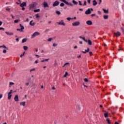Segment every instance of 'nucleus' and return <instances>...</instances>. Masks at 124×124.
<instances>
[{
  "instance_id": "dca6fc26",
  "label": "nucleus",
  "mask_w": 124,
  "mask_h": 124,
  "mask_svg": "<svg viewBox=\"0 0 124 124\" xmlns=\"http://www.w3.org/2000/svg\"><path fill=\"white\" fill-rule=\"evenodd\" d=\"M5 33L7 35H13L14 34V33H13V32H7L6 31Z\"/></svg>"
},
{
  "instance_id": "ea45409f",
  "label": "nucleus",
  "mask_w": 124,
  "mask_h": 124,
  "mask_svg": "<svg viewBox=\"0 0 124 124\" xmlns=\"http://www.w3.org/2000/svg\"><path fill=\"white\" fill-rule=\"evenodd\" d=\"M6 10L7 11H10V8H8V7H7V8H6Z\"/></svg>"
},
{
  "instance_id": "bf43d9fd",
  "label": "nucleus",
  "mask_w": 124,
  "mask_h": 124,
  "mask_svg": "<svg viewBox=\"0 0 124 124\" xmlns=\"http://www.w3.org/2000/svg\"><path fill=\"white\" fill-rule=\"evenodd\" d=\"M34 25H35V23H31V26H34Z\"/></svg>"
},
{
  "instance_id": "774afa93",
  "label": "nucleus",
  "mask_w": 124,
  "mask_h": 124,
  "mask_svg": "<svg viewBox=\"0 0 124 124\" xmlns=\"http://www.w3.org/2000/svg\"><path fill=\"white\" fill-rule=\"evenodd\" d=\"M79 11H83V9H79Z\"/></svg>"
},
{
  "instance_id": "2eb2a0df",
  "label": "nucleus",
  "mask_w": 124,
  "mask_h": 124,
  "mask_svg": "<svg viewBox=\"0 0 124 124\" xmlns=\"http://www.w3.org/2000/svg\"><path fill=\"white\" fill-rule=\"evenodd\" d=\"M44 7L45 8H46V7H48L49 5H48V3H47V2H44Z\"/></svg>"
},
{
  "instance_id": "680f3d73",
  "label": "nucleus",
  "mask_w": 124,
  "mask_h": 124,
  "mask_svg": "<svg viewBox=\"0 0 124 124\" xmlns=\"http://www.w3.org/2000/svg\"><path fill=\"white\" fill-rule=\"evenodd\" d=\"M34 63H38V61L37 60L35 61Z\"/></svg>"
},
{
  "instance_id": "864d4df0",
  "label": "nucleus",
  "mask_w": 124,
  "mask_h": 124,
  "mask_svg": "<svg viewBox=\"0 0 124 124\" xmlns=\"http://www.w3.org/2000/svg\"><path fill=\"white\" fill-rule=\"evenodd\" d=\"M22 7V10L23 11H24L25 10V9H26V8H25V7Z\"/></svg>"
},
{
  "instance_id": "0eeeda50",
  "label": "nucleus",
  "mask_w": 124,
  "mask_h": 124,
  "mask_svg": "<svg viewBox=\"0 0 124 124\" xmlns=\"http://www.w3.org/2000/svg\"><path fill=\"white\" fill-rule=\"evenodd\" d=\"M79 25H80V22L79 21H77L72 23V26H73L74 27H75L76 26H79Z\"/></svg>"
},
{
  "instance_id": "49530a36",
  "label": "nucleus",
  "mask_w": 124,
  "mask_h": 124,
  "mask_svg": "<svg viewBox=\"0 0 124 124\" xmlns=\"http://www.w3.org/2000/svg\"><path fill=\"white\" fill-rule=\"evenodd\" d=\"M52 46H53L54 47H55V46H58V44H55V43H54V44L52 45Z\"/></svg>"
},
{
  "instance_id": "a18cd8bd",
  "label": "nucleus",
  "mask_w": 124,
  "mask_h": 124,
  "mask_svg": "<svg viewBox=\"0 0 124 124\" xmlns=\"http://www.w3.org/2000/svg\"><path fill=\"white\" fill-rule=\"evenodd\" d=\"M66 20H68V21H70V20H71V17H67L66 18Z\"/></svg>"
},
{
  "instance_id": "ddd939ff",
  "label": "nucleus",
  "mask_w": 124,
  "mask_h": 124,
  "mask_svg": "<svg viewBox=\"0 0 124 124\" xmlns=\"http://www.w3.org/2000/svg\"><path fill=\"white\" fill-rule=\"evenodd\" d=\"M104 115L105 118H108V112H107L106 110L104 111Z\"/></svg>"
},
{
  "instance_id": "423d86ee",
  "label": "nucleus",
  "mask_w": 124,
  "mask_h": 124,
  "mask_svg": "<svg viewBox=\"0 0 124 124\" xmlns=\"http://www.w3.org/2000/svg\"><path fill=\"white\" fill-rule=\"evenodd\" d=\"M59 4H60V2H59V1H58V0H56V1H55L53 3L52 6H54V7H55V6H58V5H59Z\"/></svg>"
},
{
  "instance_id": "0e129e2a",
  "label": "nucleus",
  "mask_w": 124,
  "mask_h": 124,
  "mask_svg": "<svg viewBox=\"0 0 124 124\" xmlns=\"http://www.w3.org/2000/svg\"><path fill=\"white\" fill-rule=\"evenodd\" d=\"M87 2H88L89 3H91V0H88Z\"/></svg>"
},
{
  "instance_id": "2f4dec72",
  "label": "nucleus",
  "mask_w": 124,
  "mask_h": 124,
  "mask_svg": "<svg viewBox=\"0 0 124 124\" xmlns=\"http://www.w3.org/2000/svg\"><path fill=\"white\" fill-rule=\"evenodd\" d=\"M52 40H53V38H50L48 39L47 41H48V42H50L52 41Z\"/></svg>"
},
{
  "instance_id": "09e8293b",
  "label": "nucleus",
  "mask_w": 124,
  "mask_h": 124,
  "mask_svg": "<svg viewBox=\"0 0 124 124\" xmlns=\"http://www.w3.org/2000/svg\"><path fill=\"white\" fill-rule=\"evenodd\" d=\"M49 60H50V59H45V62H48L49 61Z\"/></svg>"
},
{
  "instance_id": "b1692460",
  "label": "nucleus",
  "mask_w": 124,
  "mask_h": 124,
  "mask_svg": "<svg viewBox=\"0 0 124 124\" xmlns=\"http://www.w3.org/2000/svg\"><path fill=\"white\" fill-rule=\"evenodd\" d=\"M15 83L14 82H10L9 83V88H11V86H12V85H14Z\"/></svg>"
},
{
  "instance_id": "f8f14e48",
  "label": "nucleus",
  "mask_w": 124,
  "mask_h": 124,
  "mask_svg": "<svg viewBox=\"0 0 124 124\" xmlns=\"http://www.w3.org/2000/svg\"><path fill=\"white\" fill-rule=\"evenodd\" d=\"M14 100L16 101V102H18V101H19V96L18 95H16L14 98Z\"/></svg>"
},
{
  "instance_id": "1a4fd4ad",
  "label": "nucleus",
  "mask_w": 124,
  "mask_h": 124,
  "mask_svg": "<svg viewBox=\"0 0 124 124\" xmlns=\"http://www.w3.org/2000/svg\"><path fill=\"white\" fill-rule=\"evenodd\" d=\"M58 25H61V26H65V23L63 22V20H62L61 22H57Z\"/></svg>"
},
{
  "instance_id": "5701e85b",
  "label": "nucleus",
  "mask_w": 124,
  "mask_h": 124,
  "mask_svg": "<svg viewBox=\"0 0 124 124\" xmlns=\"http://www.w3.org/2000/svg\"><path fill=\"white\" fill-rule=\"evenodd\" d=\"M103 17H104V19H105V20H106V19H108V15H104V16H103Z\"/></svg>"
},
{
  "instance_id": "a878e982",
  "label": "nucleus",
  "mask_w": 124,
  "mask_h": 124,
  "mask_svg": "<svg viewBox=\"0 0 124 124\" xmlns=\"http://www.w3.org/2000/svg\"><path fill=\"white\" fill-rule=\"evenodd\" d=\"M88 45H92V41H91V40H88Z\"/></svg>"
},
{
  "instance_id": "9d476101",
  "label": "nucleus",
  "mask_w": 124,
  "mask_h": 124,
  "mask_svg": "<svg viewBox=\"0 0 124 124\" xmlns=\"http://www.w3.org/2000/svg\"><path fill=\"white\" fill-rule=\"evenodd\" d=\"M85 51H81V53L83 54H87V53H89L90 52V48L89 47L87 48V49L85 50Z\"/></svg>"
},
{
  "instance_id": "4468645a",
  "label": "nucleus",
  "mask_w": 124,
  "mask_h": 124,
  "mask_svg": "<svg viewBox=\"0 0 124 124\" xmlns=\"http://www.w3.org/2000/svg\"><path fill=\"white\" fill-rule=\"evenodd\" d=\"M103 11H104V13H105L106 14H108V13H109V10H106L104 8L102 9Z\"/></svg>"
},
{
  "instance_id": "8fccbe9b",
  "label": "nucleus",
  "mask_w": 124,
  "mask_h": 124,
  "mask_svg": "<svg viewBox=\"0 0 124 124\" xmlns=\"http://www.w3.org/2000/svg\"><path fill=\"white\" fill-rule=\"evenodd\" d=\"M16 42H19V38H16Z\"/></svg>"
},
{
  "instance_id": "37998d69",
  "label": "nucleus",
  "mask_w": 124,
  "mask_h": 124,
  "mask_svg": "<svg viewBox=\"0 0 124 124\" xmlns=\"http://www.w3.org/2000/svg\"><path fill=\"white\" fill-rule=\"evenodd\" d=\"M78 3L79 5H83V4H82V2H81V1H78Z\"/></svg>"
},
{
  "instance_id": "69168bd1",
  "label": "nucleus",
  "mask_w": 124,
  "mask_h": 124,
  "mask_svg": "<svg viewBox=\"0 0 124 124\" xmlns=\"http://www.w3.org/2000/svg\"><path fill=\"white\" fill-rule=\"evenodd\" d=\"M66 64H69V62H66L64 63V65H66Z\"/></svg>"
},
{
  "instance_id": "412c9836",
  "label": "nucleus",
  "mask_w": 124,
  "mask_h": 124,
  "mask_svg": "<svg viewBox=\"0 0 124 124\" xmlns=\"http://www.w3.org/2000/svg\"><path fill=\"white\" fill-rule=\"evenodd\" d=\"M20 27H21L20 29L23 31V30L25 29V27H24V26L22 25V24H19Z\"/></svg>"
},
{
  "instance_id": "473e14b6",
  "label": "nucleus",
  "mask_w": 124,
  "mask_h": 124,
  "mask_svg": "<svg viewBox=\"0 0 124 124\" xmlns=\"http://www.w3.org/2000/svg\"><path fill=\"white\" fill-rule=\"evenodd\" d=\"M60 1H62V2H64V3H66L67 1H66L65 0H60Z\"/></svg>"
},
{
  "instance_id": "4c0bfd02",
  "label": "nucleus",
  "mask_w": 124,
  "mask_h": 124,
  "mask_svg": "<svg viewBox=\"0 0 124 124\" xmlns=\"http://www.w3.org/2000/svg\"><path fill=\"white\" fill-rule=\"evenodd\" d=\"M35 17H36V18H39V17H40L39 15L38 14H36L35 15Z\"/></svg>"
},
{
  "instance_id": "a211bd4d",
  "label": "nucleus",
  "mask_w": 124,
  "mask_h": 124,
  "mask_svg": "<svg viewBox=\"0 0 124 124\" xmlns=\"http://www.w3.org/2000/svg\"><path fill=\"white\" fill-rule=\"evenodd\" d=\"M72 2L75 5H77L78 4V2L75 1V0H73Z\"/></svg>"
},
{
  "instance_id": "39448f33",
  "label": "nucleus",
  "mask_w": 124,
  "mask_h": 124,
  "mask_svg": "<svg viewBox=\"0 0 124 124\" xmlns=\"http://www.w3.org/2000/svg\"><path fill=\"white\" fill-rule=\"evenodd\" d=\"M114 34L115 35V36H116V37H119L120 36H121V33L119 31H117L116 32H114Z\"/></svg>"
},
{
  "instance_id": "f257e3e1",
  "label": "nucleus",
  "mask_w": 124,
  "mask_h": 124,
  "mask_svg": "<svg viewBox=\"0 0 124 124\" xmlns=\"http://www.w3.org/2000/svg\"><path fill=\"white\" fill-rule=\"evenodd\" d=\"M37 5V3L35 2H33L32 3L29 5V10H31L32 8H34Z\"/></svg>"
},
{
  "instance_id": "6ab92c4d",
  "label": "nucleus",
  "mask_w": 124,
  "mask_h": 124,
  "mask_svg": "<svg viewBox=\"0 0 124 124\" xmlns=\"http://www.w3.org/2000/svg\"><path fill=\"white\" fill-rule=\"evenodd\" d=\"M67 4V5H70V6H73V4L71 3H69L68 2H66V4Z\"/></svg>"
},
{
  "instance_id": "7c9ffc66",
  "label": "nucleus",
  "mask_w": 124,
  "mask_h": 124,
  "mask_svg": "<svg viewBox=\"0 0 124 124\" xmlns=\"http://www.w3.org/2000/svg\"><path fill=\"white\" fill-rule=\"evenodd\" d=\"M84 82H86V83H88L89 82V79L87 78H85L84 79Z\"/></svg>"
},
{
  "instance_id": "de8ad7c7",
  "label": "nucleus",
  "mask_w": 124,
  "mask_h": 124,
  "mask_svg": "<svg viewBox=\"0 0 124 124\" xmlns=\"http://www.w3.org/2000/svg\"><path fill=\"white\" fill-rule=\"evenodd\" d=\"M82 85H83V86H84V87H85V88H88V86L85 85V83H83Z\"/></svg>"
},
{
  "instance_id": "79ce46f5",
  "label": "nucleus",
  "mask_w": 124,
  "mask_h": 124,
  "mask_svg": "<svg viewBox=\"0 0 124 124\" xmlns=\"http://www.w3.org/2000/svg\"><path fill=\"white\" fill-rule=\"evenodd\" d=\"M16 31H23L22 30H21V29H17Z\"/></svg>"
},
{
  "instance_id": "6e6d98bb",
  "label": "nucleus",
  "mask_w": 124,
  "mask_h": 124,
  "mask_svg": "<svg viewBox=\"0 0 124 124\" xmlns=\"http://www.w3.org/2000/svg\"><path fill=\"white\" fill-rule=\"evenodd\" d=\"M3 30V31H4V28H2V27H0V30Z\"/></svg>"
},
{
  "instance_id": "e2e57ef3",
  "label": "nucleus",
  "mask_w": 124,
  "mask_h": 124,
  "mask_svg": "<svg viewBox=\"0 0 124 124\" xmlns=\"http://www.w3.org/2000/svg\"><path fill=\"white\" fill-rule=\"evenodd\" d=\"M52 90H56V88H55V87H52Z\"/></svg>"
},
{
  "instance_id": "bb28decb",
  "label": "nucleus",
  "mask_w": 124,
  "mask_h": 124,
  "mask_svg": "<svg viewBox=\"0 0 124 124\" xmlns=\"http://www.w3.org/2000/svg\"><path fill=\"white\" fill-rule=\"evenodd\" d=\"M2 48H4L6 50H8V48L6 47L4 45L2 46Z\"/></svg>"
},
{
  "instance_id": "cd10ccee",
  "label": "nucleus",
  "mask_w": 124,
  "mask_h": 124,
  "mask_svg": "<svg viewBox=\"0 0 124 124\" xmlns=\"http://www.w3.org/2000/svg\"><path fill=\"white\" fill-rule=\"evenodd\" d=\"M23 49L25 51H27V50H28V46H23Z\"/></svg>"
},
{
  "instance_id": "58836bf2",
  "label": "nucleus",
  "mask_w": 124,
  "mask_h": 124,
  "mask_svg": "<svg viewBox=\"0 0 124 124\" xmlns=\"http://www.w3.org/2000/svg\"><path fill=\"white\" fill-rule=\"evenodd\" d=\"M18 22H19V20H18V19L15 20L14 21V23H18Z\"/></svg>"
},
{
  "instance_id": "5fc2aeb1",
  "label": "nucleus",
  "mask_w": 124,
  "mask_h": 124,
  "mask_svg": "<svg viewBox=\"0 0 124 124\" xmlns=\"http://www.w3.org/2000/svg\"><path fill=\"white\" fill-rule=\"evenodd\" d=\"M106 121L107 122V123H108V124H109V119H106Z\"/></svg>"
},
{
  "instance_id": "f3484780",
  "label": "nucleus",
  "mask_w": 124,
  "mask_h": 124,
  "mask_svg": "<svg viewBox=\"0 0 124 124\" xmlns=\"http://www.w3.org/2000/svg\"><path fill=\"white\" fill-rule=\"evenodd\" d=\"M93 6H95V5H96V4H97V2H96V0H93Z\"/></svg>"
},
{
  "instance_id": "c03bdc74",
  "label": "nucleus",
  "mask_w": 124,
  "mask_h": 124,
  "mask_svg": "<svg viewBox=\"0 0 124 124\" xmlns=\"http://www.w3.org/2000/svg\"><path fill=\"white\" fill-rule=\"evenodd\" d=\"M97 13H98V14H99V15H101V12L100 11H98Z\"/></svg>"
},
{
  "instance_id": "4be33fe9",
  "label": "nucleus",
  "mask_w": 124,
  "mask_h": 124,
  "mask_svg": "<svg viewBox=\"0 0 124 124\" xmlns=\"http://www.w3.org/2000/svg\"><path fill=\"white\" fill-rule=\"evenodd\" d=\"M27 40H28V39L27 38H24L22 40V43H25V42H27Z\"/></svg>"
},
{
  "instance_id": "3c124183",
  "label": "nucleus",
  "mask_w": 124,
  "mask_h": 124,
  "mask_svg": "<svg viewBox=\"0 0 124 124\" xmlns=\"http://www.w3.org/2000/svg\"><path fill=\"white\" fill-rule=\"evenodd\" d=\"M89 55H90V56H92V55H93V52L90 51L89 52Z\"/></svg>"
},
{
  "instance_id": "a19ab883",
  "label": "nucleus",
  "mask_w": 124,
  "mask_h": 124,
  "mask_svg": "<svg viewBox=\"0 0 124 124\" xmlns=\"http://www.w3.org/2000/svg\"><path fill=\"white\" fill-rule=\"evenodd\" d=\"M25 52H24L23 54L20 55V58H22L23 56H25Z\"/></svg>"
},
{
  "instance_id": "603ef678",
  "label": "nucleus",
  "mask_w": 124,
  "mask_h": 124,
  "mask_svg": "<svg viewBox=\"0 0 124 124\" xmlns=\"http://www.w3.org/2000/svg\"><path fill=\"white\" fill-rule=\"evenodd\" d=\"M3 53L4 54H5V53H6V50L4 49V50H3Z\"/></svg>"
},
{
  "instance_id": "c9c22d12",
  "label": "nucleus",
  "mask_w": 124,
  "mask_h": 124,
  "mask_svg": "<svg viewBox=\"0 0 124 124\" xmlns=\"http://www.w3.org/2000/svg\"><path fill=\"white\" fill-rule=\"evenodd\" d=\"M82 5H83V6H85V5H87V1H84V4Z\"/></svg>"
},
{
  "instance_id": "9b49d317",
  "label": "nucleus",
  "mask_w": 124,
  "mask_h": 124,
  "mask_svg": "<svg viewBox=\"0 0 124 124\" xmlns=\"http://www.w3.org/2000/svg\"><path fill=\"white\" fill-rule=\"evenodd\" d=\"M86 24L88 25V26H92V25H93V22L92 20H88L86 21Z\"/></svg>"
},
{
  "instance_id": "aec40b11",
  "label": "nucleus",
  "mask_w": 124,
  "mask_h": 124,
  "mask_svg": "<svg viewBox=\"0 0 124 124\" xmlns=\"http://www.w3.org/2000/svg\"><path fill=\"white\" fill-rule=\"evenodd\" d=\"M20 105H21L22 106H25V105H26V102H22L20 103Z\"/></svg>"
},
{
  "instance_id": "6e6552de",
  "label": "nucleus",
  "mask_w": 124,
  "mask_h": 124,
  "mask_svg": "<svg viewBox=\"0 0 124 124\" xmlns=\"http://www.w3.org/2000/svg\"><path fill=\"white\" fill-rule=\"evenodd\" d=\"M20 7H26L27 6V3L26 2H23L20 5Z\"/></svg>"
},
{
  "instance_id": "338daca9",
  "label": "nucleus",
  "mask_w": 124,
  "mask_h": 124,
  "mask_svg": "<svg viewBox=\"0 0 124 124\" xmlns=\"http://www.w3.org/2000/svg\"><path fill=\"white\" fill-rule=\"evenodd\" d=\"M26 86H29L30 85V83L29 82L26 83Z\"/></svg>"
},
{
  "instance_id": "4d7b16f0",
  "label": "nucleus",
  "mask_w": 124,
  "mask_h": 124,
  "mask_svg": "<svg viewBox=\"0 0 124 124\" xmlns=\"http://www.w3.org/2000/svg\"><path fill=\"white\" fill-rule=\"evenodd\" d=\"M32 20H31V21H30V26L31 25V24H32Z\"/></svg>"
},
{
  "instance_id": "20e7f679",
  "label": "nucleus",
  "mask_w": 124,
  "mask_h": 124,
  "mask_svg": "<svg viewBox=\"0 0 124 124\" xmlns=\"http://www.w3.org/2000/svg\"><path fill=\"white\" fill-rule=\"evenodd\" d=\"M13 93V90H11L10 91V92L8 93V99H9V100L11 99V96H12V94L11 93Z\"/></svg>"
},
{
  "instance_id": "f704fd0d",
  "label": "nucleus",
  "mask_w": 124,
  "mask_h": 124,
  "mask_svg": "<svg viewBox=\"0 0 124 124\" xmlns=\"http://www.w3.org/2000/svg\"><path fill=\"white\" fill-rule=\"evenodd\" d=\"M34 70H35V68L31 69L30 70V72H32V71H34Z\"/></svg>"
},
{
  "instance_id": "f03ea898",
  "label": "nucleus",
  "mask_w": 124,
  "mask_h": 124,
  "mask_svg": "<svg viewBox=\"0 0 124 124\" xmlns=\"http://www.w3.org/2000/svg\"><path fill=\"white\" fill-rule=\"evenodd\" d=\"M38 35H40V33L39 32L35 31L33 33V34L31 36V38H34L35 36H37Z\"/></svg>"
},
{
  "instance_id": "393cba45",
  "label": "nucleus",
  "mask_w": 124,
  "mask_h": 124,
  "mask_svg": "<svg viewBox=\"0 0 124 124\" xmlns=\"http://www.w3.org/2000/svg\"><path fill=\"white\" fill-rule=\"evenodd\" d=\"M39 11H40V9H35L34 10V12H35V13H36L37 12H39Z\"/></svg>"
},
{
  "instance_id": "c85d7f7f",
  "label": "nucleus",
  "mask_w": 124,
  "mask_h": 124,
  "mask_svg": "<svg viewBox=\"0 0 124 124\" xmlns=\"http://www.w3.org/2000/svg\"><path fill=\"white\" fill-rule=\"evenodd\" d=\"M67 75H68V73L67 72H65V74L63 76L64 78H65V77H66Z\"/></svg>"
},
{
  "instance_id": "13d9d810",
  "label": "nucleus",
  "mask_w": 124,
  "mask_h": 124,
  "mask_svg": "<svg viewBox=\"0 0 124 124\" xmlns=\"http://www.w3.org/2000/svg\"><path fill=\"white\" fill-rule=\"evenodd\" d=\"M93 16H95V14H92V15H91V16H92V17H93Z\"/></svg>"
},
{
  "instance_id": "e433bc0d",
  "label": "nucleus",
  "mask_w": 124,
  "mask_h": 124,
  "mask_svg": "<svg viewBox=\"0 0 124 124\" xmlns=\"http://www.w3.org/2000/svg\"><path fill=\"white\" fill-rule=\"evenodd\" d=\"M18 1H19V3H18V2H16V4H18V5H20L21 4V0H18Z\"/></svg>"
},
{
  "instance_id": "72a5a7b5",
  "label": "nucleus",
  "mask_w": 124,
  "mask_h": 124,
  "mask_svg": "<svg viewBox=\"0 0 124 124\" xmlns=\"http://www.w3.org/2000/svg\"><path fill=\"white\" fill-rule=\"evenodd\" d=\"M60 6L61 7H62L63 6H64V3H61L60 5Z\"/></svg>"
},
{
  "instance_id": "052dcab7",
  "label": "nucleus",
  "mask_w": 124,
  "mask_h": 124,
  "mask_svg": "<svg viewBox=\"0 0 124 124\" xmlns=\"http://www.w3.org/2000/svg\"><path fill=\"white\" fill-rule=\"evenodd\" d=\"M2 98V94H0V99Z\"/></svg>"
},
{
  "instance_id": "c756f323",
  "label": "nucleus",
  "mask_w": 124,
  "mask_h": 124,
  "mask_svg": "<svg viewBox=\"0 0 124 124\" xmlns=\"http://www.w3.org/2000/svg\"><path fill=\"white\" fill-rule=\"evenodd\" d=\"M56 14H57V15H61V12H60L59 11H56Z\"/></svg>"
},
{
  "instance_id": "7ed1b4c3",
  "label": "nucleus",
  "mask_w": 124,
  "mask_h": 124,
  "mask_svg": "<svg viewBox=\"0 0 124 124\" xmlns=\"http://www.w3.org/2000/svg\"><path fill=\"white\" fill-rule=\"evenodd\" d=\"M91 11H93V8L88 9V10L85 11V14L86 15H89V14H91V13H92Z\"/></svg>"
}]
</instances>
